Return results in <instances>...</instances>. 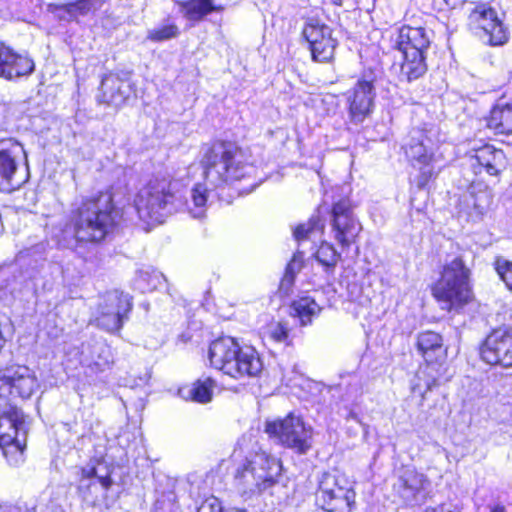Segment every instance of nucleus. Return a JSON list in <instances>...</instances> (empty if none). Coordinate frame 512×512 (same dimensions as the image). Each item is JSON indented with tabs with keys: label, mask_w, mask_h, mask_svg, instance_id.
<instances>
[{
	"label": "nucleus",
	"mask_w": 512,
	"mask_h": 512,
	"mask_svg": "<svg viewBox=\"0 0 512 512\" xmlns=\"http://www.w3.org/2000/svg\"><path fill=\"white\" fill-rule=\"evenodd\" d=\"M390 82H411L427 71L424 52L430 45V36L422 27L402 26L390 35Z\"/></svg>",
	"instance_id": "7ed1b4c3"
},
{
	"label": "nucleus",
	"mask_w": 512,
	"mask_h": 512,
	"mask_svg": "<svg viewBox=\"0 0 512 512\" xmlns=\"http://www.w3.org/2000/svg\"><path fill=\"white\" fill-rule=\"evenodd\" d=\"M28 424L23 412L0 397V448L11 466L24 461Z\"/></svg>",
	"instance_id": "0eeeda50"
},
{
	"label": "nucleus",
	"mask_w": 512,
	"mask_h": 512,
	"mask_svg": "<svg viewBox=\"0 0 512 512\" xmlns=\"http://www.w3.org/2000/svg\"><path fill=\"white\" fill-rule=\"evenodd\" d=\"M390 3L395 4L397 7L392 11L397 17H401L405 12L404 0H389Z\"/></svg>",
	"instance_id": "79ce46f5"
},
{
	"label": "nucleus",
	"mask_w": 512,
	"mask_h": 512,
	"mask_svg": "<svg viewBox=\"0 0 512 512\" xmlns=\"http://www.w3.org/2000/svg\"><path fill=\"white\" fill-rule=\"evenodd\" d=\"M204 183H197L187 203L189 214L196 219L205 217L211 190L231 185L255 173L240 147L231 142H215L207 147L200 161Z\"/></svg>",
	"instance_id": "f257e3e1"
},
{
	"label": "nucleus",
	"mask_w": 512,
	"mask_h": 512,
	"mask_svg": "<svg viewBox=\"0 0 512 512\" xmlns=\"http://www.w3.org/2000/svg\"><path fill=\"white\" fill-rule=\"evenodd\" d=\"M355 494L343 475L325 473L316 494L318 505L327 512H349Z\"/></svg>",
	"instance_id": "f8f14e48"
},
{
	"label": "nucleus",
	"mask_w": 512,
	"mask_h": 512,
	"mask_svg": "<svg viewBox=\"0 0 512 512\" xmlns=\"http://www.w3.org/2000/svg\"><path fill=\"white\" fill-rule=\"evenodd\" d=\"M324 222L318 215L312 216L307 223L298 225L294 230V237L298 242L316 240L323 234Z\"/></svg>",
	"instance_id": "473e14b6"
},
{
	"label": "nucleus",
	"mask_w": 512,
	"mask_h": 512,
	"mask_svg": "<svg viewBox=\"0 0 512 512\" xmlns=\"http://www.w3.org/2000/svg\"><path fill=\"white\" fill-rule=\"evenodd\" d=\"M25 156L23 146L15 140L0 142V191L12 192L18 189L27 179L17 176L18 162Z\"/></svg>",
	"instance_id": "dca6fc26"
},
{
	"label": "nucleus",
	"mask_w": 512,
	"mask_h": 512,
	"mask_svg": "<svg viewBox=\"0 0 512 512\" xmlns=\"http://www.w3.org/2000/svg\"><path fill=\"white\" fill-rule=\"evenodd\" d=\"M75 351L79 354V364L94 373L105 371L113 362L110 347L101 341L83 343L81 348H75Z\"/></svg>",
	"instance_id": "b1692460"
},
{
	"label": "nucleus",
	"mask_w": 512,
	"mask_h": 512,
	"mask_svg": "<svg viewBox=\"0 0 512 512\" xmlns=\"http://www.w3.org/2000/svg\"><path fill=\"white\" fill-rule=\"evenodd\" d=\"M332 230L335 240L342 247H349L359 235L362 227L355 218L349 199H341L333 205Z\"/></svg>",
	"instance_id": "6ab92c4d"
},
{
	"label": "nucleus",
	"mask_w": 512,
	"mask_h": 512,
	"mask_svg": "<svg viewBox=\"0 0 512 512\" xmlns=\"http://www.w3.org/2000/svg\"><path fill=\"white\" fill-rule=\"evenodd\" d=\"M234 512H248V511H246V510H242V509H237V510H235Z\"/></svg>",
	"instance_id": "de8ad7c7"
},
{
	"label": "nucleus",
	"mask_w": 512,
	"mask_h": 512,
	"mask_svg": "<svg viewBox=\"0 0 512 512\" xmlns=\"http://www.w3.org/2000/svg\"><path fill=\"white\" fill-rule=\"evenodd\" d=\"M294 315L299 318L302 325H308L312 322L320 311L321 306L312 296H303L293 301L291 306Z\"/></svg>",
	"instance_id": "cd10ccee"
},
{
	"label": "nucleus",
	"mask_w": 512,
	"mask_h": 512,
	"mask_svg": "<svg viewBox=\"0 0 512 512\" xmlns=\"http://www.w3.org/2000/svg\"><path fill=\"white\" fill-rule=\"evenodd\" d=\"M432 140L422 129H413L409 141L405 144V154L412 166L418 169L414 182L418 188L423 189L429 181L436 176L433 165Z\"/></svg>",
	"instance_id": "9b49d317"
},
{
	"label": "nucleus",
	"mask_w": 512,
	"mask_h": 512,
	"mask_svg": "<svg viewBox=\"0 0 512 512\" xmlns=\"http://www.w3.org/2000/svg\"><path fill=\"white\" fill-rule=\"evenodd\" d=\"M480 356L490 365L512 367V328L493 330L481 345Z\"/></svg>",
	"instance_id": "a211bd4d"
},
{
	"label": "nucleus",
	"mask_w": 512,
	"mask_h": 512,
	"mask_svg": "<svg viewBox=\"0 0 512 512\" xmlns=\"http://www.w3.org/2000/svg\"><path fill=\"white\" fill-rule=\"evenodd\" d=\"M75 348L76 347H73V349L70 351V353L74 352V354L79 357V354L76 353ZM66 355H69V352H66Z\"/></svg>",
	"instance_id": "49530a36"
},
{
	"label": "nucleus",
	"mask_w": 512,
	"mask_h": 512,
	"mask_svg": "<svg viewBox=\"0 0 512 512\" xmlns=\"http://www.w3.org/2000/svg\"><path fill=\"white\" fill-rule=\"evenodd\" d=\"M104 0H78L69 3L62 8L63 14L61 18L67 20H75L79 15L84 16L95 12L102 7Z\"/></svg>",
	"instance_id": "c756f323"
},
{
	"label": "nucleus",
	"mask_w": 512,
	"mask_h": 512,
	"mask_svg": "<svg viewBox=\"0 0 512 512\" xmlns=\"http://www.w3.org/2000/svg\"><path fill=\"white\" fill-rule=\"evenodd\" d=\"M487 125L497 134H511L512 103L498 102L490 112Z\"/></svg>",
	"instance_id": "a878e982"
},
{
	"label": "nucleus",
	"mask_w": 512,
	"mask_h": 512,
	"mask_svg": "<svg viewBox=\"0 0 512 512\" xmlns=\"http://www.w3.org/2000/svg\"><path fill=\"white\" fill-rule=\"evenodd\" d=\"M469 277L470 270L461 257L443 266L440 278L432 286V294L443 310H458L471 300Z\"/></svg>",
	"instance_id": "39448f33"
},
{
	"label": "nucleus",
	"mask_w": 512,
	"mask_h": 512,
	"mask_svg": "<svg viewBox=\"0 0 512 512\" xmlns=\"http://www.w3.org/2000/svg\"><path fill=\"white\" fill-rule=\"evenodd\" d=\"M35 68L34 61L26 54H18L0 42V77L15 80L30 75Z\"/></svg>",
	"instance_id": "4be33fe9"
},
{
	"label": "nucleus",
	"mask_w": 512,
	"mask_h": 512,
	"mask_svg": "<svg viewBox=\"0 0 512 512\" xmlns=\"http://www.w3.org/2000/svg\"><path fill=\"white\" fill-rule=\"evenodd\" d=\"M175 195L166 181H154L141 188L134 199L139 219L148 226L161 224L178 209Z\"/></svg>",
	"instance_id": "6e6552de"
},
{
	"label": "nucleus",
	"mask_w": 512,
	"mask_h": 512,
	"mask_svg": "<svg viewBox=\"0 0 512 512\" xmlns=\"http://www.w3.org/2000/svg\"><path fill=\"white\" fill-rule=\"evenodd\" d=\"M263 337L271 342L285 343L288 338V329L280 322H272L266 326Z\"/></svg>",
	"instance_id": "58836bf2"
},
{
	"label": "nucleus",
	"mask_w": 512,
	"mask_h": 512,
	"mask_svg": "<svg viewBox=\"0 0 512 512\" xmlns=\"http://www.w3.org/2000/svg\"><path fill=\"white\" fill-rule=\"evenodd\" d=\"M208 358L212 367L234 379L256 377L263 370L262 360L253 347H241L234 338L228 336L210 344Z\"/></svg>",
	"instance_id": "20e7f679"
},
{
	"label": "nucleus",
	"mask_w": 512,
	"mask_h": 512,
	"mask_svg": "<svg viewBox=\"0 0 512 512\" xmlns=\"http://www.w3.org/2000/svg\"><path fill=\"white\" fill-rule=\"evenodd\" d=\"M302 34L309 44L314 61L328 62L333 58L336 40L332 37V29L322 20L315 17L308 18Z\"/></svg>",
	"instance_id": "2eb2a0df"
},
{
	"label": "nucleus",
	"mask_w": 512,
	"mask_h": 512,
	"mask_svg": "<svg viewBox=\"0 0 512 512\" xmlns=\"http://www.w3.org/2000/svg\"><path fill=\"white\" fill-rule=\"evenodd\" d=\"M132 309L131 297L117 290L107 292L101 297L94 321L98 327L108 331H119Z\"/></svg>",
	"instance_id": "ddd939ff"
},
{
	"label": "nucleus",
	"mask_w": 512,
	"mask_h": 512,
	"mask_svg": "<svg viewBox=\"0 0 512 512\" xmlns=\"http://www.w3.org/2000/svg\"><path fill=\"white\" fill-rule=\"evenodd\" d=\"M333 4L335 5H342L344 0H331Z\"/></svg>",
	"instance_id": "a18cd8bd"
},
{
	"label": "nucleus",
	"mask_w": 512,
	"mask_h": 512,
	"mask_svg": "<svg viewBox=\"0 0 512 512\" xmlns=\"http://www.w3.org/2000/svg\"><path fill=\"white\" fill-rule=\"evenodd\" d=\"M315 257L317 261L328 271L336 266L340 255L331 244L323 242L317 249Z\"/></svg>",
	"instance_id": "e433bc0d"
},
{
	"label": "nucleus",
	"mask_w": 512,
	"mask_h": 512,
	"mask_svg": "<svg viewBox=\"0 0 512 512\" xmlns=\"http://www.w3.org/2000/svg\"><path fill=\"white\" fill-rule=\"evenodd\" d=\"M215 388L216 382L212 378H201L188 389L187 397L194 402L205 404L212 400Z\"/></svg>",
	"instance_id": "7c9ffc66"
},
{
	"label": "nucleus",
	"mask_w": 512,
	"mask_h": 512,
	"mask_svg": "<svg viewBox=\"0 0 512 512\" xmlns=\"http://www.w3.org/2000/svg\"><path fill=\"white\" fill-rule=\"evenodd\" d=\"M428 485L429 481L422 473L407 467L399 475L393 490L405 503L415 505L426 499Z\"/></svg>",
	"instance_id": "aec40b11"
},
{
	"label": "nucleus",
	"mask_w": 512,
	"mask_h": 512,
	"mask_svg": "<svg viewBox=\"0 0 512 512\" xmlns=\"http://www.w3.org/2000/svg\"><path fill=\"white\" fill-rule=\"evenodd\" d=\"M503 152L497 150L492 146H484L476 152L475 159L478 164L485 168L486 172L490 175H497L499 170L497 168L498 162L502 159Z\"/></svg>",
	"instance_id": "2f4dec72"
},
{
	"label": "nucleus",
	"mask_w": 512,
	"mask_h": 512,
	"mask_svg": "<svg viewBox=\"0 0 512 512\" xmlns=\"http://www.w3.org/2000/svg\"><path fill=\"white\" fill-rule=\"evenodd\" d=\"M280 473V460L265 451H259L237 469L236 487L243 496L251 497L275 485Z\"/></svg>",
	"instance_id": "423d86ee"
},
{
	"label": "nucleus",
	"mask_w": 512,
	"mask_h": 512,
	"mask_svg": "<svg viewBox=\"0 0 512 512\" xmlns=\"http://www.w3.org/2000/svg\"><path fill=\"white\" fill-rule=\"evenodd\" d=\"M265 432L285 448L297 454H306L313 444V428L293 412L284 418L266 421Z\"/></svg>",
	"instance_id": "1a4fd4ad"
},
{
	"label": "nucleus",
	"mask_w": 512,
	"mask_h": 512,
	"mask_svg": "<svg viewBox=\"0 0 512 512\" xmlns=\"http://www.w3.org/2000/svg\"><path fill=\"white\" fill-rule=\"evenodd\" d=\"M493 198L494 194L487 185L480 182L471 184L460 197V216L473 223L482 221L492 210Z\"/></svg>",
	"instance_id": "f3484780"
},
{
	"label": "nucleus",
	"mask_w": 512,
	"mask_h": 512,
	"mask_svg": "<svg viewBox=\"0 0 512 512\" xmlns=\"http://www.w3.org/2000/svg\"><path fill=\"white\" fill-rule=\"evenodd\" d=\"M373 85L369 81H358L347 94L350 120L361 123L371 113L373 108Z\"/></svg>",
	"instance_id": "5701e85b"
},
{
	"label": "nucleus",
	"mask_w": 512,
	"mask_h": 512,
	"mask_svg": "<svg viewBox=\"0 0 512 512\" xmlns=\"http://www.w3.org/2000/svg\"><path fill=\"white\" fill-rule=\"evenodd\" d=\"M39 388L35 372L27 366H11L0 371V397L6 401H10L8 395L29 399Z\"/></svg>",
	"instance_id": "4468645a"
},
{
	"label": "nucleus",
	"mask_w": 512,
	"mask_h": 512,
	"mask_svg": "<svg viewBox=\"0 0 512 512\" xmlns=\"http://www.w3.org/2000/svg\"><path fill=\"white\" fill-rule=\"evenodd\" d=\"M446 5L450 8H455L462 0H444Z\"/></svg>",
	"instance_id": "37998d69"
},
{
	"label": "nucleus",
	"mask_w": 512,
	"mask_h": 512,
	"mask_svg": "<svg viewBox=\"0 0 512 512\" xmlns=\"http://www.w3.org/2000/svg\"><path fill=\"white\" fill-rule=\"evenodd\" d=\"M165 281V276L160 271L152 267H144L137 271L133 286L136 290L146 293L160 288Z\"/></svg>",
	"instance_id": "bb28decb"
},
{
	"label": "nucleus",
	"mask_w": 512,
	"mask_h": 512,
	"mask_svg": "<svg viewBox=\"0 0 512 512\" xmlns=\"http://www.w3.org/2000/svg\"><path fill=\"white\" fill-rule=\"evenodd\" d=\"M107 313H111V308H106Z\"/></svg>",
	"instance_id": "09e8293b"
},
{
	"label": "nucleus",
	"mask_w": 512,
	"mask_h": 512,
	"mask_svg": "<svg viewBox=\"0 0 512 512\" xmlns=\"http://www.w3.org/2000/svg\"><path fill=\"white\" fill-rule=\"evenodd\" d=\"M117 217L111 193L103 192L73 203L69 216L53 228L52 236L60 246L76 249L80 243L103 240Z\"/></svg>",
	"instance_id": "f03ea898"
},
{
	"label": "nucleus",
	"mask_w": 512,
	"mask_h": 512,
	"mask_svg": "<svg viewBox=\"0 0 512 512\" xmlns=\"http://www.w3.org/2000/svg\"><path fill=\"white\" fill-rule=\"evenodd\" d=\"M181 12L190 21H201L206 15L217 10L212 0H189L180 4Z\"/></svg>",
	"instance_id": "c85d7f7f"
},
{
	"label": "nucleus",
	"mask_w": 512,
	"mask_h": 512,
	"mask_svg": "<svg viewBox=\"0 0 512 512\" xmlns=\"http://www.w3.org/2000/svg\"><path fill=\"white\" fill-rule=\"evenodd\" d=\"M496 271L506 286L512 290V262L498 259L496 261Z\"/></svg>",
	"instance_id": "ea45409f"
},
{
	"label": "nucleus",
	"mask_w": 512,
	"mask_h": 512,
	"mask_svg": "<svg viewBox=\"0 0 512 512\" xmlns=\"http://www.w3.org/2000/svg\"><path fill=\"white\" fill-rule=\"evenodd\" d=\"M178 34L179 28L175 24H166L149 30L147 39L153 42H161L176 38Z\"/></svg>",
	"instance_id": "4c0bfd02"
},
{
	"label": "nucleus",
	"mask_w": 512,
	"mask_h": 512,
	"mask_svg": "<svg viewBox=\"0 0 512 512\" xmlns=\"http://www.w3.org/2000/svg\"><path fill=\"white\" fill-rule=\"evenodd\" d=\"M133 91L132 83L127 75L107 74L101 80L97 101L113 107L122 106Z\"/></svg>",
	"instance_id": "412c9836"
},
{
	"label": "nucleus",
	"mask_w": 512,
	"mask_h": 512,
	"mask_svg": "<svg viewBox=\"0 0 512 512\" xmlns=\"http://www.w3.org/2000/svg\"><path fill=\"white\" fill-rule=\"evenodd\" d=\"M438 385L439 382L434 376H430V373L426 370H421L416 374L413 380L412 393L421 397L422 400H425L427 394Z\"/></svg>",
	"instance_id": "f704fd0d"
},
{
	"label": "nucleus",
	"mask_w": 512,
	"mask_h": 512,
	"mask_svg": "<svg viewBox=\"0 0 512 512\" xmlns=\"http://www.w3.org/2000/svg\"><path fill=\"white\" fill-rule=\"evenodd\" d=\"M490 512H506L505 508L501 505H497L492 508Z\"/></svg>",
	"instance_id": "c03bdc74"
},
{
	"label": "nucleus",
	"mask_w": 512,
	"mask_h": 512,
	"mask_svg": "<svg viewBox=\"0 0 512 512\" xmlns=\"http://www.w3.org/2000/svg\"><path fill=\"white\" fill-rule=\"evenodd\" d=\"M301 260L296 256L287 264L285 273L280 281L279 290L283 295H289L294 284L296 274L301 269Z\"/></svg>",
	"instance_id": "c9c22d12"
},
{
	"label": "nucleus",
	"mask_w": 512,
	"mask_h": 512,
	"mask_svg": "<svg viewBox=\"0 0 512 512\" xmlns=\"http://www.w3.org/2000/svg\"><path fill=\"white\" fill-rule=\"evenodd\" d=\"M197 512H223V507L218 498L211 496L205 499Z\"/></svg>",
	"instance_id": "a19ab883"
},
{
	"label": "nucleus",
	"mask_w": 512,
	"mask_h": 512,
	"mask_svg": "<svg viewBox=\"0 0 512 512\" xmlns=\"http://www.w3.org/2000/svg\"><path fill=\"white\" fill-rule=\"evenodd\" d=\"M416 346L427 363L438 362L445 358L446 349L443 346L442 336L434 331L419 333Z\"/></svg>",
	"instance_id": "393cba45"
},
{
	"label": "nucleus",
	"mask_w": 512,
	"mask_h": 512,
	"mask_svg": "<svg viewBox=\"0 0 512 512\" xmlns=\"http://www.w3.org/2000/svg\"><path fill=\"white\" fill-rule=\"evenodd\" d=\"M467 27L472 35L485 45L501 46L509 39L508 28L496 9L486 2H478L470 10Z\"/></svg>",
	"instance_id": "9d476101"
},
{
	"label": "nucleus",
	"mask_w": 512,
	"mask_h": 512,
	"mask_svg": "<svg viewBox=\"0 0 512 512\" xmlns=\"http://www.w3.org/2000/svg\"><path fill=\"white\" fill-rule=\"evenodd\" d=\"M81 475L83 480H91V485L98 482L105 491H107L113 483L110 472L104 465H87L82 468Z\"/></svg>",
	"instance_id": "72a5a7b5"
}]
</instances>
